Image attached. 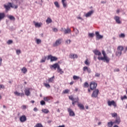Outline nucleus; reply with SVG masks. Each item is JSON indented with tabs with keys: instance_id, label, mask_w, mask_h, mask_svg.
Returning a JSON list of instances; mask_svg holds the SVG:
<instances>
[{
	"instance_id": "4d7b16f0",
	"label": "nucleus",
	"mask_w": 127,
	"mask_h": 127,
	"mask_svg": "<svg viewBox=\"0 0 127 127\" xmlns=\"http://www.w3.org/2000/svg\"><path fill=\"white\" fill-rule=\"evenodd\" d=\"M45 59H43L41 60V63H44L45 62Z\"/></svg>"
},
{
	"instance_id": "09e8293b",
	"label": "nucleus",
	"mask_w": 127,
	"mask_h": 127,
	"mask_svg": "<svg viewBox=\"0 0 127 127\" xmlns=\"http://www.w3.org/2000/svg\"><path fill=\"white\" fill-rule=\"evenodd\" d=\"M21 109H22V110H26V106L25 105H22L21 107Z\"/></svg>"
},
{
	"instance_id": "13d9d810",
	"label": "nucleus",
	"mask_w": 127,
	"mask_h": 127,
	"mask_svg": "<svg viewBox=\"0 0 127 127\" xmlns=\"http://www.w3.org/2000/svg\"><path fill=\"white\" fill-rule=\"evenodd\" d=\"M120 71V69L119 68H116L114 69V72H119Z\"/></svg>"
},
{
	"instance_id": "4468645a",
	"label": "nucleus",
	"mask_w": 127,
	"mask_h": 127,
	"mask_svg": "<svg viewBox=\"0 0 127 127\" xmlns=\"http://www.w3.org/2000/svg\"><path fill=\"white\" fill-rule=\"evenodd\" d=\"M24 92L25 95L28 97V96L30 95V88H26V89H25Z\"/></svg>"
},
{
	"instance_id": "8fccbe9b",
	"label": "nucleus",
	"mask_w": 127,
	"mask_h": 127,
	"mask_svg": "<svg viewBox=\"0 0 127 127\" xmlns=\"http://www.w3.org/2000/svg\"><path fill=\"white\" fill-rule=\"evenodd\" d=\"M69 100H71V101H74V99H75V98H74V97H73V96H69Z\"/></svg>"
},
{
	"instance_id": "864d4df0",
	"label": "nucleus",
	"mask_w": 127,
	"mask_h": 127,
	"mask_svg": "<svg viewBox=\"0 0 127 127\" xmlns=\"http://www.w3.org/2000/svg\"><path fill=\"white\" fill-rule=\"evenodd\" d=\"M0 89H4V85L3 84H0Z\"/></svg>"
},
{
	"instance_id": "3c124183",
	"label": "nucleus",
	"mask_w": 127,
	"mask_h": 127,
	"mask_svg": "<svg viewBox=\"0 0 127 127\" xmlns=\"http://www.w3.org/2000/svg\"><path fill=\"white\" fill-rule=\"evenodd\" d=\"M117 115L118 114L117 113H114L112 114V116L113 118H115V117H117Z\"/></svg>"
},
{
	"instance_id": "a211bd4d",
	"label": "nucleus",
	"mask_w": 127,
	"mask_h": 127,
	"mask_svg": "<svg viewBox=\"0 0 127 127\" xmlns=\"http://www.w3.org/2000/svg\"><path fill=\"white\" fill-rule=\"evenodd\" d=\"M4 17H5V13L4 12H0V21H1Z\"/></svg>"
},
{
	"instance_id": "69168bd1",
	"label": "nucleus",
	"mask_w": 127,
	"mask_h": 127,
	"mask_svg": "<svg viewBox=\"0 0 127 127\" xmlns=\"http://www.w3.org/2000/svg\"><path fill=\"white\" fill-rule=\"evenodd\" d=\"M77 19H81V20H83V18L81 17H77Z\"/></svg>"
},
{
	"instance_id": "774afa93",
	"label": "nucleus",
	"mask_w": 127,
	"mask_h": 127,
	"mask_svg": "<svg viewBox=\"0 0 127 127\" xmlns=\"http://www.w3.org/2000/svg\"><path fill=\"white\" fill-rule=\"evenodd\" d=\"M117 13H120V9H117Z\"/></svg>"
},
{
	"instance_id": "c85d7f7f",
	"label": "nucleus",
	"mask_w": 127,
	"mask_h": 127,
	"mask_svg": "<svg viewBox=\"0 0 127 127\" xmlns=\"http://www.w3.org/2000/svg\"><path fill=\"white\" fill-rule=\"evenodd\" d=\"M42 112L44 113V114H48V113H49V110L47 109H42Z\"/></svg>"
},
{
	"instance_id": "c03bdc74",
	"label": "nucleus",
	"mask_w": 127,
	"mask_h": 127,
	"mask_svg": "<svg viewBox=\"0 0 127 127\" xmlns=\"http://www.w3.org/2000/svg\"><path fill=\"white\" fill-rule=\"evenodd\" d=\"M88 36L89 37H94V33H88Z\"/></svg>"
},
{
	"instance_id": "a19ab883",
	"label": "nucleus",
	"mask_w": 127,
	"mask_h": 127,
	"mask_svg": "<svg viewBox=\"0 0 127 127\" xmlns=\"http://www.w3.org/2000/svg\"><path fill=\"white\" fill-rule=\"evenodd\" d=\"M54 4L56 7H60V5H59V3H58L57 1H55L54 2Z\"/></svg>"
},
{
	"instance_id": "2eb2a0df",
	"label": "nucleus",
	"mask_w": 127,
	"mask_h": 127,
	"mask_svg": "<svg viewBox=\"0 0 127 127\" xmlns=\"http://www.w3.org/2000/svg\"><path fill=\"white\" fill-rule=\"evenodd\" d=\"M60 65L56 63L53 65H52L50 67L51 69H53V68L55 69H56L57 68L58 69V67H59Z\"/></svg>"
},
{
	"instance_id": "b1692460",
	"label": "nucleus",
	"mask_w": 127,
	"mask_h": 127,
	"mask_svg": "<svg viewBox=\"0 0 127 127\" xmlns=\"http://www.w3.org/2000/svg\"><path fill=\"white\" fill-rule=\"evenodd\" d=\"M4 7L6 9V11H8L10 9V6L9 5V4L8 5H5L4 4Z\"/></svg>"
},
{
	"instance_id": "cd10ccee",
	"label": "nucleus",
	"mask_w": 127,
	"mask_h": 127,
	"mask_svg": "<svg viewBox=\"0 0 127 127\" xmlns=\"http://www.w3.org/2000/svg\"><path fill=\"white\" fill-rule=\"evenodd\" d=\"M21 71H22V72L23 73V74H25V73H27V69H26V67H23L21 69Z\"/></svg>"
},
{
	"instance_id": "052dcab7",
	"label": "nucleus",
	"mask_w": 127,
	"mask_h": 127,
	"mask_svg": "<svg viewBox=\"0 0 127 127\" xmlns=\"http://www.w3.org/2000/svg\"><path fill=\"white\" fill-rule=\"evenodd\" d=\"M75 103H77V101H72V104L73 105V106H75Z\"/></svg>"
},
{
	"instance_id": "bb28decb",
	"label": "nucleus",
	"mask_w": 127,
	"mask_h": 127,
	"mask_svg": "<svg viewBox=\"0 0 127 127\" xmlns=\"http://www.w3.org/2000/svg\"><path fill=\"white\" fill-rule=\"evenodd\" d=\"M114 122L111 121L110 122H108L107 124V126L108 127H113V126H114Z\"/></svg>"
},
{
	"instance_id": "dca6fc26",
	"label": "nucleus",
	"mask_w": 127,
	"mask_h": 127,
	"mask_svg": "<svg viewBox=\"0 0 127 127\" xmlns=\"http://www.w3.org/2000/svg\"><path fill=\"white\" fill-rule=\"evenodd\" d=\"M94 13V11L93 10H91L88 12L86 14H85V17H90L91 15H92V14Z\"/></svg>"
},
{
	"instance_id": "37998d69",
	"label": "nucleus",
	"mask_w": 127,
	"mask_h": 127,
	"mask_svg": "<svg viewBox=\"0 0 127 127\" xmlns=\"http://www.w3.org/2000/svg\"><path fill=\"white\" fill-rule=\"evenodd\" d=\"M69 91L70 90H69V89H65L64 90L63 93L64 94H68Z\"/></svg>"
},
{
	"instance_id": "49530a36",
	"label": "nucleus",
	"mask_w": 127,
	"mask_h": 127,
	"mask_svg": "<svg viewBox=\"0 0 127 127\" xmlns=\"http://www.w3.org/2000/svg\"><path fill=\"white\" fill-rule=\"evenodd\" d=\"M16 53L17 55H19V54H20V53H21L20 50H17L16 51Z\"/></svg>"
},
{
	"instance_id": "c9c22d12",
	"label": "nucleus",
	"mask_w": 127,
	"mask_h": 127,
	"mask_svg": "<svg viewBox=\"0 0 127 127\" xmlns=\"http://www.w3.org/2000/svg\"><path fill=\"white\" fill-rule=\"evenodd\" d=\"M36 42L37 44H40L41 43V40L40 39H36Z\"/></svg>"
},
{
	"instance_id": "ea45409f",
	"label": "nucleus",
	"mask_w": 127,
	"mask_h": 127,
	"mask_svg": "<svg viewBox=\"0 0 127 127\" xmlns=\"http://www.w3.org/2000/svg\"><path fill=\"white\" fill-rule=\"evenodd\" d=\"M44 85L46 88H47V89H49L50 88V85L48 83H44Z\"/></svg>"
},
{
	"instance_id": "393cba45",
	"label": "nucleus",
	"mask_w": 127,
	"mask_h": 127,
	"mask_svg": "<svg viewBox=\"0 0 127 127\" xmlns=\"http://www.w3.org/2000/svg\"><path fill=\"white\" fill-rule=\"evenodd\" d=\"M46 22L47 24H49V23H51V22H52V19L50 17H48L46 20Z\"/></svg>"
},
{
	"instance_id": "5701e85b",
	"label": "nucleus",
	"mask_w": 127,
	"mask_h": 127,
	"mask_svg": "<svg viewBox=\"0 0 127 127\" xmlns=\"http://www.w3.org/2000/svg\"><path fill=\"white\" fill-rule=\"evenodd\" d=\"M77 106L79 107L80 110H85V107L83 104L81 103H78Z\"/></svg>"
},
{
	"instance_id": "aec40b11",
	"label": "nucleus",
	"mask_w": 127,
	"mask_h": 127,
	"mask_svg": "<svg viewBox=\"0 0 127 127\" xmlns=\"http://www.w3.org/2000/svg\"><path fill=\"white\" fill-rule=\"evenodd\" d=\"M83 71H87L88 73H91V68H88L87 66H84L83 68Z\"/></svg>"
},
{
	"instance_id": "20e7f679",
	"label": "nucleus",
	"mask_w": 127,
	"mask_h": 127,
	"mask_svg": "<svg viewBox=\"0 0 127 127\" xmlns=\"http://www.w3.org/2000/svg\"><path fill=\"white\" fill-rule=\"evenodd\" d=\"M97 83L92 81L90 83V90H95V89H96V88H97Z\"/></svg>"
},
{
	"instance_id": "4c0bfd02",
	"label": "nucleus",
	"mask_w": 127,
	"mask_h": 127,
	"mask_svg": "<svg viewBox=\"0 0 127 127\" xmlns=\"http://www.w3.org/2000/svg\"><path fill=\"white\" fill-rule=\"evenodd\" d=\"M13 42V41L12 40H8L6 43L8 45H10Z\"/></svg>"
},
{
	"instance_id": "79ce46f5",
	"label": "nucleus",
	"mask_w": 127,
	"mask_h": 127,
	"mask_svg": "<svg viewBox=\"0 0 127 127\" xmlns=\"http://www.w3.org/2000/svg\"><path fill=\"white\" fill-rule=\"evenodd\" d=\"M125 37L126 35H125V34L124 33H121L120 35H119V37H120V38H124Z\"/></svg>"
},
{
	"instance_id": "338daca9",
	"label": "nucleus",
	"mask_w": 127,
	"mask_h": 127,
	"mask_svg": "<svg viewBox=\"0 0 127 127\" xmlns=\"http://www.w3.org/2000/svg\"><path fill=\"white\" fill-rule=\"evenodd\" d=\"M94 60H95V61H97V57H96L95 56H94Z\"/></svg>"
},
{
	"instance_id": "6ab92c4d",
	"label": "nucleus",
	"mask_w": 127,
	"mask_h": 127,
	"mask_svg": "<svg viewBox=\"0 0 127 127\" xmlns=\"http://www.w3.org/2000/svg\"><path fill=\"white\" fill-rule=\"evenodd\" d=\"M34 23L35 24V27H41V26L42 25V23H38V22H36L35 21H34Z\"/></svg>"
},
{
	"instance_id": "ddd939ff",
	"label": "nucleus",
	"mask_w": 127,
	"mask_h": 127,
	"mask_svg": "<svg viewBox=\"0 0 127 127\" xmlns=\"http://www.w3.org/2000/svg\"><path fill=\"white\" fill-rule=\"evenodd\" d=\"M121 123V118L120 117H117L116 120L113 122L116 125H120Z\"/></svg>"
},
{
	"instance_id": "6e6d98bb",
	"label": "nucleus",
	"mask_w": 127,
	"mask_h": 127,
	"mask_svg": "<svg viewBox=\"0 0 127 127\" xmlns=\"http://www.w3.org/2000/svg\"><path fill=\"white\" fill-rule=\"evenodd\" d=\"M53 31L54 32H57L58 31V29L56 28L53 29Z\"/></svg>"
},
{
	"instance_id": "58836bf2",
	"label": "nucleus",
	"mask_w": 127,
	"mask_h": 127,
	"mask_svg": "<svg viewBox=\"0 0 127 127\" xmlns=\"http://www.w3.org/2000/svg\"><path fill=\"white\" fill-rule=\"evenodd\" d=\"M84 64L87 66H89V65H90V63L89 62V60L88 59L86 60V61L84 62Z\"/></svg>"
},
{
	"instance_id": "1a4fd4ad",
	"label": "nucleus",
	"mask_w": 127,
	"mask_h": 127,
	"mask_svg": "<svg viewBox=\"0 0 127 127\" xmlns=\"http://www.w3.org/2000/svg\"><path fill=\"white\" fill-rule=\"evenodd\" d=\"M108 105L109 107H111V106H113L114 108H116L117 107V103L115 102V101H108Z\"/></svg>"
},
{
	"instance_id": "f3484780",
	"label": "nucleus",
	"mask_w": 127,
	"mask_h": 127,
	"mask_svg": "<svg viewBox=\"0 0 127 127\" xmlns=\"http://www.w3.org/2000/svg\"><path fill=\"white\" fill-rule=\"evenodd\" d=\"M69 58H71V59H75V58H78V55L75 54H70L69 55Z\"/></svg>"
},
{
	"instance_id": "de8ad7c7",
	"label": "nucleus",
	"mask_w": 127,
	"mask_h": 127,
	"mask_svg": "<svg viewBox=\"0 0 127 127\" xmlns=\"http://www.w3.org/2000/svg\"><path fill=\"white\" fill-rule=\"evenodd\" d=\"M40 104L42 106H44V105H45V101H43V100H42L41 102H40Z\"/></svg>"
},
{
	"instance_id": "412c9836",
	"label": "nucleus",
	"mask_w": 127,
	"mask_h": 127,
	"mask_svg": "<svg viewBox=\"0 0 127 127\" xmlns=\"http://www.w3.org/2000/svg\"><path fill=\"white\" fill-rule=\"evenodd\" d=\"M9 5L10 6V7H12V8H15L16 9L18 6L17 5H15L14 4H12L11 3H9Z\"/></svg>"
},
{
	"instance_id": "72a5a7b5",
	"label": "nucleus",
	"mask_w": 127,
	"mask_h": 127,
	"mask_svg": "<svg viewBox=\"0 0 127 127\" xmlns=\"http://www.w3.org/2000/svg\"><path fill=\"white\" fill-rule=\"evenodd\" d=\"M73 80H79V79H80V77L77 75H73Z\"/></svg>"
},
{
	"instance_id": "4be33fe9",
	"label": "nucleus",
	"mask_w": 127,
	"mask_h": 127,
	"mask_svg": "<svg viewBox=\"0 0 127 127\" xmlns=\"http://www.w3.org/2000/svg\"><path fill=\"white\" fill-rule=\"evenodd\" d=\"M62 3L63 6V7L65 8L67 6V2H66V0H62Z\"/></svg>"
},
{
	"instance_id": "e2e57ef3",
	"label": "nucleus",
	"mask_w": 127,
	"mask_h": 127,
	"mask_svg": "<svg viewBox=\"0 0 127 127\" xmlns=\"http://www.w3.org/2000/svg\"><path fill=\"white\" fill-rule=\"evenodd\" d=\"M2 61V59L0 58V66H1V62Z\"/></svg>"
},
{
	"instance_id": "f03ea898",
	"label": "nucleus",
	"mask_w": 127,
	"mask_h": 127,
	"mask_svg": "<svg viewBox=\"0 0 127 127\" xmlns=\"http://www.w3.org/2000/svg\"><path fill=\"white\" fill-rule=\"evenodd\" d=\"M124 50V47L123 46H119L117 48V51L116 53V56H121L122 53Z\"/></svg>"
},
{
	"instance_id": "680f3d73",
	"label": "nucleus",
	"mask_w": 127,
	"mask_h": 127,
	"mask_svg": "<svg viewBox=\"0 0 127 127\" xmlns=\"http://www.w3.org/2000/svg\"><path fill=\"white\" fill-rule=\"evenodd\" d=\"M74 101H76V103H78V102L79 101V99L78 98H74Z\"/></svg>"
},
{
	"instance_id": "39448f33",
	"label": "nucleus",
	"mask_w": 127,
	"mask_h": 127,
	"mask_svg": "<svg viewBox=\"0 0 127 127\" xmlns=\"http://www.w3.org/2000/svg\"><path fill=\"white\" fill-rule=\"evenodd\" d=\"M50 59L51 62H53L54 61H57L58 58L56 57H53L52 55H50L48 56L47 60H49Z\"/></svg>"
},
{
	"instance_id": "a878e982",
	"label": "nucleus",
	"mask_w": 127,
	"mask_h": 127,
	"mask_svg": "<svg viewBox=\"0 0 127 127\" xmlns=\"http://www.w3.org/2000/svg\"><path fill=\"white\" fill-rule=\"evenodd\" d=\"M7 17L8 18H9V19H10V20H13V21H14V20H15V18L12 15H10L8 16Z\"/></svg>"
},
{
	"instance_id": "6e6552de",
	"label": "nucleus",
	"mask_w": 127,
	"mask_h": 127,
	"mask_svg": "<svg viewBox=\"0 0 127 127\" xmlns=\"http://www.w3.org/2000/svg\"><path fill=\"white\" fill-rule=\"evenodd\" d=\"M114 19L115 20L116 23L118 24H122V21H121V17L119 16H115Z\"/></svg>"
},
{
	"instance_id": "f257e3e1",
	"label": "nucleus",
	"mask_w": 127,
	"mask_h": 127,
	"mask_svg": "<svg viewBox=\"0 0 127 127\" xmlns=\"http://www.w3.org/2000/svg\"><path fill=\"white\" fill-rule=\"evenodd\" d=\"M93 53H94L95 55L99 56L97 58V59L100 61H104V62H106V63H109L110 62V58L108 57L107 56V54H106V52L104 50L102 51V52L101 53L98 50H94L93 51ZM103 55V57H100L102 55Z\"/></svg>"
},
{
	"instance_id": "7ed1b4c3",
	"label": "nucleus",
	"mask_w": 127,
	"mask_h": 127,
	"mask_svg": "<svg viewBox=\"0 0 127 127\" xmlns=\"http://www.w3.org/2000/svg\"><path fill=\"white\" fill-rule=\"evenodd\" d=\"M99 89H95L91 95V97L95 98H98V95H99Z\"/></svg>"
},
{
	"instance_id": "0eeeda50",
	"label": "nucleus",
	"mask_w": 127,
	"mask_h": 127,
	"mask_svg": "<svg viewBox=\"0 0 127 127\" xmlns=\"http://www.w3.org/2000/svg\"><path fill=\"white\" fill-rule=\"evenodd\" d=\"M61 31L64 32V34H69V33L71 32V29L69 28H67L66 29H63V28H62Z\"/></svg>"
},
{
	"instance_id": "f704fd0d",
	"label": "nucleus",
	"mask_w": 127,
	"mask_h": 127,
	"mask_svg": "<svg viewBox=\"0 0 127 127\" xmlns=\"http://www.w3.org/2000/svg\"><path fill=\"white\" fill-rule=\"evenodd\" d=\"M84 88H88L89 87V83L88 82H85L83 84Z\"/></svg>"
},
{
	"instance_id": "9b49d317",
	"label": "nucleus",
	"mask_w": 127,
	"mask_h": 127,
	"mask_svg": "<svg viewBox=\"0 0 127 127\" xmlns=\"http://www.w3.org/2000/svg\"><path fill=\"white\" fill-rule=\"evenodd\" d=\"M95 35L96 36V40H100V39H102L104 36L103 35H100L99 32H95Z\"/></svg>"
},
{
	"instance_id": "e433bc0d",
	"label": "nucleus",
	"mask_w": 127,
	"mask_h": 127,
	"mask_svg": "<svg viewBox=\"0 0 127 127\" xmlns=\"http://www.w3.org/2000/svg\"><path fill=\"white\" fill-rule=\"evenodd\" d=\"M14 95H15V96H17V97H20V93L17 92V91H15L14 92Z\"/></svg>"
},
{
	"instance_id": "423d86ee",
	"label": "nucleus",
	"mask_w": 127,
	"mask_h": 127,
	"mask_svg": "<svg viewBox=\"0 0 127 127\" xmlns=\"http://www.w3.org/2000/svg\"><path fill=\"white\" fill-rule=\"evenodd\" d=\"M61 41H62V39H58L56 41V42L53 44L54 47H57L61 44Z\"/></svg>"
},
{
	"instance_id": "5fc2aeb1",
	"label": "nucleus",
	"mask_w": 127,
	"mask_h": 127,
	"mask_svg": "<svg viewBox=\"0 0 127 127\" xmlns=\"http://www.w3.org/2000/svg\"><path fill=\"white\" fill-rule=\"evenodd\" d=\"M100 75L101 74L100 73H96L95 77H100Z\"/></svg>"
},
{
	"instance_id": "bf43d9fd",
	"label": "nucleus",
	"mask_w": 127,
	"mask_h": 127,
	"mask_svg": "<svg viewBox=\"0 0 127 127\" xmlns=\"http://www.w3.org/2000/svg\"><path fill=\"white\" fill-rule=\"evenodd\" d=\"M33 111H34V112H37V111H38V109H37V108L35 107V108H34Z\"/></svg>"
},
{
	"instance_id": "473e14b6",
	"label": "nucleus",
	"mask_w": 127,
	"mask_h": 127,
	"mask_svg": "<svg viewBox=\"0 0 127 127\" xmlns=\"http://www.w3.org/2000/svg\"><path fill=\"white\" fill-rule=\"evenodd\" d=\"M34 127H43V126L41 123H37Z\"/></svg>"
},
{
	"instance_id": "9d476101",
	"label": "nucleus",
	"mask_w": 127,
	"mask_h": 127,
	"mask_svg": "<svg viewBox=\"0 0 127 127\" xmlns=\"http://www.w3.org/2000/svg\"><path fill=\"white\" fill-rule=\"evenodd\" d=\"M67 112L70 117H75V113L70 108H67Z\"/></svg>"
},
{
	"instance_id": "c756f323",
	"label": "nucleus",
	"mask_w": 127,
	"mask_h": 127,
	"mask_svg": "<svg viewBox=\"0 0 127 127\" xmlns=\"http://www.w3.org/2000/svg\"><path fill=\"white\" fill-rule=\"evenodd\" d=\"M58 72L60 73V74H63L64 73V71H62V69L60 68V66H58Z\"/></svg>"
},
{
	"instance_id": "f8f14e48",
	"label": "nucleus",
	"mask_w": 127,
	"mask_h": 127,
	"mask_svg": "<svg viewBox=\"0 0 127 127\" xmlns=\"http://www.w3.org/2000/svg\"><path fill=\"white\" fill-rule=\"evenodd\" d=\"M19 120L21 123H24V122H26V116H25V115H23L20 117Z\"/></svg>"
},
{
	"instance_id": "0e129e2a",
	"label": "nucleus",
	"mask_w": 127,
	"mask_h": 127,
	"mask_svg": "<svg viewBox=\"0 0 127 127\" xmlns=\"http://www.w3.org/2000/svg\"><path fill=\"white\" fill-rule=\"evenodd\" d=\"M23 96H24V93H20V97H23Z\"/></svg>"
},
{
	"instance_id": "7c9ffc66",
	"label": "nucleus",
	"mask_w": 127,
	"mask_h": 127,
	"mask_svg": "<svg viewBox=\"0 0 127 127\" xmlns=\"http://www.w3.org/2000/svg\"><path fill=\"white\" fill-rule=\"evenodd\" d=\"M54 76H52V77L50 78L49 79V83H52V82H53V81H54Z\"/></svg>"
},
{
	"instance_id": "a18cd8bd",
	"label": "nucleus",
	"mask_w": 127,
	"mask_h": 127,
	"mask_svg": "<svg viewBox=\"0 0 127 127\" xmlns=\"http://www.w3.org/2000/svg\"><path fill=\"white\" fill-rule=\"evenodd\" d=\"M66 44H70L71 43V40H66L65 41Z\"/></svg>"
},
{
	"instance_id": "2f4dec72",
	"label": "nucleus",
	"mask_w": 127,
	"mask_h": 127,
	"mask_svg": "<svg viewBox=\"0 0 127 127\" xmlns=\"http://www.w3.org/2000/svg\"><path fill=\"white\" fill-rule=\"evenodd\" d=\"M44 101H45V102H48V101H50V97H44Z\"/></svg>"
},
{
	"instance_id": "603ef678",
	"label": "nucleus",
	"mask_w": 127,
	"mask_h": 127,
	"mask_svg": "<svg viewBox=\"0 0 127 127\" xmlns=\"http://www.w3.org/2000/svg\"><path fill=\"white\" fill-rule=\"evenodd\" d=\"M127 99V97L126 95H124L123 97H121V100H125Z\"/></svg>"
}]
</instances>
